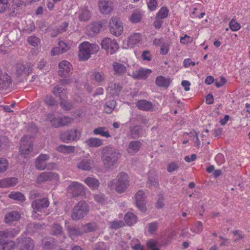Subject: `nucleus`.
I'll return each instance as SVG.
<instances>
[{
    "mask_svg": "<svg viewBox=\"0 0 250 250\" xmlns=\"http://www.w3.org/2000/svg\"><path fill=\"white\" fill-rule=\"evenodd\" d=\"M100 150L101 159L104 167L106 169H112L121 157L119 150L111 146L101 147Z\"/></svg>",
    "mask_w": 250,
    "mask_h": 250,
    "instance_id": "obj_1",
    "label": "nucleus"
},
{
    "mask_svg": "<svg viewBox=\"0 0 250 250\" xmlns=\"http://www.w3.org/2000/svg\"><path fill=\"white\" fill-rule=\"evenodd\" d=\"M129 186V177L128 175L123 172L119 173L115 179L108 183V187H114L115 190L119 193L124 192Z\"/></svg>",
    "mask_w": 250,
    "mask_h": 250,
    "instance_id": "obj_2",
    "label": "nucleus"
},
{
    "mask_svg": "<svg viewBox=\"0 0 250 250\" xmlns=\"http://www.w3.org/2000/svg\"><path fill=\"white\" fill-rule=\"evenodd\" d=\"M100 48L98 44L84 42L79 46V56L81 60H87L91 54L97 52Z\"/></svg>",
    "mask_w": 250,
    "mask_h": 250,
    "instance_id": "obj_3",
    "label": "nucleus"
},
{
    "mask_svg": "<svg viewBox=\"0 0 250 250\" xmlns=\"http://www.w3.org/2000/svg\"><path fill=\"white\" fill-rule=\"evenodd\" d=\"M89 211L88 204L83 201L79 202L74 207L71 214L73 220L77 221L83 219Z\"/></svg>",
    "mask_w": 250,
    "mask_h": 250,
    "instance_id": "obj_4",
    "label": "nucleus"
},
{
    "mask_svg": "<svg viewBox=\"0 0 250 250\" xmlns=\"http://www.w3.org/2000/svg\"><path fill=\"white\" fill-rule=\"evenodd\" d=\"M109 29L112 35L118 37L123 33V23L117 17H112L109 22Z\"/></svg>",
    "mask_w": 250,
    "mask_h": 250,
    "instance_id": "obj_5",
    "label": "nucleus"
},
{
    "mask_svg": "<svg viewBox=\"0 0 250 250\" xmlns=\"http://www.w3.org/2000/svg\"><path fill=\"white\" fill-rule=\"evenodd\" d=\"M81 135V132L79 130L72 128L61 132L60 137L63 142L68 143L70 141L79 139Z\"/></svg>",
    "mask_w": 250,
    "mask_h": 250,
    "instance_id": "obj_6",
    "label": "nucleus"
},
{
    "mask_svg": "<svg viewBox=\"0 0 250 250\" xmlns=\"http://www.w3.org/2000/svg\"><path fill=\"white\" fill-rule=\"evenodd\" d=\"M67 191L73 197L83 196L85 194L84 186L78 182L73 181L67 188Z\"/></svg>",
    "mask_w": 250,
    "mask_h": 250,
    "instance_id": "obj_7",
    "label": "nucleus"
},
{
    "mask_svg": "<svg viewBox=\"0 0 250 250\" xmlns=\"http://www.w3.org/2000/svg\"><path fill=\"white\" fill-rule=\"evenodd\" d=\"M101 45L103 49L110 54H114L119 49V44L116 41L109 38L104 39Z\"/></svg>",
    "mask_w": 250,
    "mask_h": 250,
    "instance_id": "obj_8",
    "label": "nucleus"
},
{
    "mask_svg": "<svg viewBox=\"0 0 250 250\" xmlns=\"http://www.w3.org/2000/svg\"><path fill=\"white\" fill-rule=\"evenodd\" d=\"M30 139V137L28 135H24L21 139L20 152L21 155L24 158H27V155L32 150L33 144L29 140Z\"/></svg>",
    "mask_w": 250,
    "mask_h": 250,
    "instance_id": "obj_9",
    "label": "nucleus"
},
{
    "mask_svg": "<svg viewBox=\"0 0 250 250\" xmlns=\"http://www.w3.org/2000/svg\"><path fill=\"white\" fill-rule=\"evenodd\" d=\"M49 201L46 198L34 201L32 203V207L33 209L32 217L37 218V213L38 212H42L44 209L46 208L49 206Z\"/></svg>",
    "mask_w": 250,
    "mask_h": 250,
    "instance_id": "obj_10",
    "label": "nucleus"
},
{
    "mask_svg": "<svg viewBox=\"0 0 250 250\" xmlns=\"http://www.w3.org/2000/svg\"><path fill=\"white\" fill-rule=\"evenodd\" d=\"M60 176L59 174L54 172H43L39 175L37 178V182L41 184L47 181L59 182Z\"/></svg>",
    "mask_w": 250,
    "mask_h": 250,
    "instance_id": "obj_11",
    "label": "nucleus"
},
{
    "mask_svg": "<svg viewBox=\"0 0 250 250\" xmlns=\"http://www.w3.org/2000/svg\"><path fill=\"white\" fill-rule=\"evenodd\" d=\"M58 75L61 77H67L72 73V66L68 61L63 60L59 63Z\"/></svg>",
    "mask_w": 250,
    "mask_h": 250,
    "instance_id": "obj_12",
    "label": "nucleus"
},
{
    "mask_svg": "<svg viewBox=\"0 0 250 250\" xmlns=\"http://www.w3.org/2000/svg\"><path fill=\"white\" fill-rule=\"evenodd\" d=\"M16 74L18 77L24 75H28L32 72L33 65L31 63L23 64L19 63L16 65Z\"/></svg>",
    "mask_w": 250,
    "mask_h": 250,
    "instance_id": "obj_13",
    "label": "nucleus"
},
{
    "mask_svg": "<svg viewBox=\"0 0 250 250\" xmlns=\"http://www.w3.org/2000/svg\"><path fill=\"white\" fill-rule=\"evenodd\" d=\"M136 204L137 208L142 212L146 209V196L144 191L142 190H139L135 195Z\"/></svg>",
    "mask_w": 250,
    "mask_h": 250,
    "instance_id": "obj_14",
    "label": "nucleus"
},
{
    "mask_svg": "<svg viewBox=\"0 0 250 250\" xmlns=\"http://www.w3.org/2000/svg\"><path fill=\"white\" fill-rule=\"evenodd\" d=\"M50 158V156L48 154H41L36 159L35 167L40 170H43L46 167V162Z\"/></svg>",
    "mask_w": 250,
    "mask_h": 250,
    "instance_id": "obj_15",
    "label": "nucleus"
},
{
    "mask_svg": "<svg viewBox=\"0 0 250 250\" xmlns=\"http://www.w3.org/2000/svg\"><path fill=\"white\" fill-rule=\"evenodd\" d=\"M142 41V35L140 33H134L131 34L127 41V47L133 48L140 43Z\"/></svg>",
    "mask_w": 250,
    "mask_h": 250,
    "instance_id": "obj_16",
    "label": "nucleus"
},
{
    "mask_svg": "<svg viewBox=\"0 0 250 250\" xmlns=\"http://www.w3.org/2000/svg\"><path fill=\"white\" fill-rule=\"evenodd\" d=\"M12 83L11 77L0 69V90H7Z\"/></svg>",
    "mask_w": 250,
    "mask_h": 250,
    "instance_id": "obj_17",
    "label": "nucleus"
},
{
    "mask_svg": "<svg viewBox=\"0 0 250 250\" xmlns=\"http://www.w3.org/2000/svg\"><path fill=\"white\" fill-rule=\"evenodd\" d=\"M151 73L150 69L141 68L133 71L131 75L130 73H128V75L135 79H146Z\"/></svg>",
    "mask_w": 250,
    "mask_h": 250,
    "instance_id": "obj_18",
    "label": "nucleus"
},
{
    "mask_svg": "<svg viewBox=\"0 0 250 250\" xmlns=\"http://www.w3.org/2000/svg\"><path fill=\"white\" fill-rule=\"evenodd\" d=\"M99 7L100 11L106 15L110 14L113 10L112 3L108 0H100Z\"/></svg>",
    "mask_w": 250,
    "mask_h": 250,
    "instance_id": "obj_19",
    "label": "nucleus"
},
{
    "mask_svg": "<svg viewBox=\"0 0 250 250\" xmlns=\"http://www.w3.org/2000/svg\"><path fill=\"white\" fill-rule=\"evenodd\" d=\"M94 167V162L91 159H83L77 164V167L84 171H90Z\"/></svg>",
    "mask_w": 250,
    "mask_h": 250,
    "instance_id": "obj_20",
    "label": "nucleus"
},
{
    "mask_svg": "<svg viewBox=\"0 0 250 250\" xmlns=\"http://www.w3.org/2000/svg\"><path fill=\"white\" fill-rule=\"evenodd\" d=\"M122 89V86L120 84L112 82L109 83L107 90L108 94L115 97L119 95Z\"/></svg>",
    "mask_w": 250,
    "mask_h": 250,
    "instance_id": "obj_21",
    "label": "nucleus"
},
{
    "mask_svg": "<svg viewBox=\"0 0 250 250\" xmlns=\"http://www.w3.org/2000/svg\"><path fill=\"white\" fill-rule=\"evenodd\" d=\"M136 105L138 109L145 111L152 110L153 107L152 103L146 100H139Z\"/></svg>",
    "mask_w": 250,
    "mask_h": 250,
    "instance_id": "obj_22",
    "label": "nucleus"
},
{
    "mask_svg": "<svg viewBox=\"0 0 250 250\" xmlns=\"http://www.w3.org/2000/svg\"><path fill=\"white\" fill-rule=\"evenodd\" d=\"M19 233V230L15 229H8L0 230V241L2 239L12 237Z\"/></svg>",
    "mask_w": 250,
    "mask_h": 250,
    "instance_id": "obj_23",
    "label": "nucleus"
},
{
    "mask_svg": "<svg viewBox=\"0 0 250 250\" xmlns=\"http://www.w3.org/2000/svg\"><path fill=\"white\" fill-rule=\"evenodd\" d=\"M18 179L15 177L7 178L0 180V188L13 187L18 183Z\"/></svg>",
    "mask_w": 250,
    "mask_h": 250,
    "instance_id": "obj_24",
    "label": "nucleus"
},
{
    "mask_svg": "<svg viewBox=\"0 0 250 250\" xmlns=\"http://www.w3.org/2000/svg\"><path fill=\"white\" fill-rule=\"evenodd\" d=\"M21 217V214L17 211H12L7 213L4 217V222L6 224L18 221Z\"/></svg>",
    "mask_w": 250,
    "mask_h": 250,
    "instance_id": "obj_25",
    "label": "nucleus"
},
{
    "mask_svg": "<svg viewBox=\"0 0 250 250\" xmlns=\"http://www.w3.org/2000/svg\"><path fill=\"white\" fill-rule=\"evenodd\" d=\"M86 145L90 147H99L103 145V140L96 137H91L85 141Z\"/></svg>",
    "mask_w": 250,
    "mask_h": 250,
    "instance_id": "obj_26",
    "label": "nucleus"
},
{
    "mask_svg": "<svg viewBox=\"0 0 250 250\" xmlns=\"http://www.w3.org/2000/svg\"><path fill=\"white\" fill-rule=\"evenodd\" d=\"M56 150L59 152L64 154H70L74 152L75 147L72 146L60 145L56 147Z\"/></svg>",
    "mask_w": 250,
    "mask_h": 250,
    "instance_id": "obj_27",
    "label": "nucleus"
},
{
    "mask_svg": "<svg viewBox=\"0 0 250 250\" xmlns=\"http://www.w3.org/2000/svg\"><path fill=\"white\" fill-rule=\"evenodd\" d=\"M107 22L106 21H101L94 22L90 24L88 28L89 30L94 33H98L100 32L102 28H104L106 25Z\"/></svg>",
    "mask_w": 250,
    "mask_h": 250,
    "instance_id": "obj_28",
    "label": "nucleus"
},
{
    "mask_svg": "<svg viewBox=\"0 0 250 250\" xmlns=\"http://www.w3.org/2000/svg\"><path fill=\"white\" fill-rule=\"evenodd\" d=\"M84 182L92 190L97 189L100 185L99 180L94 177H87Z\"/></svg>",
    "mask_w": 250,
    "mask_h": 250,
    "instance_id": "obj_29",
    "label": "nucleus"
},
{
    "mask_svg": "<svg viewBox=\"0 0 250 250\" xmlns=\"http://www.w3.org/2000/svg\"><path fill=\"white\" fill-rule=\"evenodd\" d=\"M171 81L169 78H166L162 76L156 77V84L159 87L167 88L170 84Z\"/></svg>",
    "mask_w": 250,
    "mask_h": 250,
    "instance_id": "obj_30",
    "label": "nucleus"
},
{
    "mask_svg": "<svg viewBox=\"0 0 250 250\" xmlns=\"http://www.w3.org/2000/svg\"><path fill=\"white\" fill-rule=\"evenodd\" d=\"M45 121L50 123L51 126L55 128L59 127V117L53 113H49L46 116Z\"/></svg>",
    "mask_w": 250,
    "mask_h": 250,
    "instance_id": "obj_31",
    "label": "nucleus"
},
{
    "mask_svg": "<svg viewBox=\"0 0 250 250\" xmlns=\"http://www.w3.org/2000/svg\"><path fill=\"white\" fill-rule=\"evenodd\" d=\"M112 67L115 73L118 75H122L126 72V67L123 64L117 62L112 63Z\"/></svg>",
    "mask_w": 250,
    "mask_h": 250,
    "instance_id": "obj_32",
    "label": "nucleus"
},
{
    "mask_svg": "<svg viewBox=\"0 0 250 250\" xmlns=\"http://www.w3.org/2000/svg\"><path fill=\"white\" fill-rule=\"evenodd\" d=\"M141 144L139 141H133L129 143L127 152L130 154H134L136 153L140 149Z\"/></svg>",
    "mask_w": 250,
    "mask_h": 250,
    "instance_id": "obj_33",
    "label": "nucleus"
},
{
    "mask_svg": "<svg viewBox=\"0 0 250 250\" xmlns=\"http://www.w3.org/2000/svg\"><path fill=\"white\" fill-rule=\"evenodd\" d=\"M34 244L32 239L29 237L24 238L22 240V245L21 250H33Z\"/></svg>",
    "mask_w": 250,
    "mask_h": 250,
    "instance_id": "obj_34",
    "label": "nucleus"
},
{
    "mask_svg": "<svg viewBox=\"0 0 250 250\" xmlns=\"http://www.w3.org/2000/svg\"><path fill=\"white\" fill-rule=\"evenodd\" d=\"M52 92L55 96H58L60 100L64 98L66 95L64 88L58 85L53 88Z\"/></svg>",
    "mask_w": 250,
    "mask_h": 250,
    "instance_id": "obj_35",
    "label": "nucleus"
},
{
    "mask_svg": "<svg viewBox=\"0 0 250 250\" xmlns=\"http://www.w3.org/2000/svg\"><path fill=\"white\" fill-rule=\"evenodd\" d=\"M93 134L95 135H101L102 137L109 138L111 136L109 131L105 127H98L93 130Z\"/></svg>",
    "mask_w": 250,
    "mask_h": 250,
    "instance_id": "obj_36",
    "label": "nucleus"
},
{
    "mask_svg": "<svg viewBox=\"0 0 250 250\" xmlns=\"http://www.w3.org/2000/svg\"><path fill=\"white\" fill-rule=\"evenodd\" d=\"M68 231L69 237L72 239L83 234L82 227L80 229L74 227L69 228Z\"/></svg>",
    "mask_w": 250,
    "mask_h": 250,
    "instance_id": "obj_37",
    "label": "nucleus"
},
{
    "mask_svg": "<svg viewBox=\"0 0 250 250\" xmlns=\"http://www.w3.org/2000/svg\"><path fill=\"white\" fill-rule=\"evenodd\" d=\"M124 218L125 222L128 226H132L135 224L137 220V217L131 212H127Z\"/></svg>",
    "mask_w": 250,
    "mask_h": 250,
    "instance_id": "obj_38",
    "label": "nucleus"
},
{
    "mask_svg": "<svg viewBox=\"0 0 250 250\" xmlns=\"http://www.w3.org/2000/svg\"><path fill=\"white\" fill-rule=\"evenodd\" d=\"M82 229H83V233H87L96 230L97 226L95 222H91L82 225Z\"/></svg>",
    "mask_w": 250,
    "mask_h": 250,
    "instance_id": "obj_39",
    "label": "nucleus"
},
{
    "mask_svg": "<svg viewBox=\"0 0 250 250\" xmlns=\"http://www.w3.org/2000/svg\"><path fill=\"white\" fill-rule=\"evenodd\" d=\"M146 186L149 188H156L159 186L158 179L154 177L149 176L146 182Z\"/></svg>",
    "mask_w": 250,
    "mask_h": 250,
    "instance_id": "obj_40",
    "label": "nucleus"
},
{
    "mask_svg": "<svg viewBox=\"0 0 250 250\" xmlns=\"http://www.w3.org/2000/svg\"><path fill=\"white\" fill-rule=\"evenodd\" d=\"M51 233L53 235H59L62 234V228L58 223H54L51 228Z\"/></svg>",
    "mask_w": 250,
    "mask_h": 250,
    "instance_id": "obj_41",
    "label": "nucleus"
},
{
    "mask_svg": "<svg viewBox=\"0 0 250 250\" xmlns=\"http://www.w3.org/2000/svg\"><path fill=\"white\" fill-rule=\"evenodd\" d=\"M9 198L17 200L20 202H22L25 200L24 195L19 192H11L9 195Z\"/></svg>",
    "mask_w": 250,
    "mask_h": 250,
    "instance_id": "obj_42",
    "label": "nucleus"
},
{
    "mask_svg": "<svg viewBox=\"0 0 250 250\" xmlns=\"http://www.w3.org/2000/svg\"><path fill=\"white\" fill-rule=\"evenodd\" d=\"M91 76L92 78L98 83L102 82L104 79V76L103 73L98 71H94L92 73Z\"/></svg>",
    "mask_w": 250,
    "mask_h": 250,
    "instance_id": "obj_43",
    "label": "nucleus"
},
{
    "mask_svg": "<svg viewBox=\"0 0 250 250\" xmlns=\"http://www.w3.org/2000/svg\"><path fill=\"white\" fill-rule=\"evenodd\" d=\"M9 166L8 160L4 158H0V173L6 171Z\"/></svg>",
    "mask_w": 250,
    "mask_h": 250,
    "instance_id": "obj_44",
    "label": "nucleus"
},
{
    "mask_svg": "<svg viewBox=\"0 0 250 250\" xmlns=\"http://www.w3.org/2000/svg\"><path fill=\"white\" fill-rule=\"evenodd\" d=\"M72 121V119L68 116H64L59 117V127L67 125Z\"/></svg>",
    "mask_w": 250,
    "mask_h": 250,
    "instance_id": "obj_45",
    "label": "nucleus"
},
{
    "mask_svg": "<svg viewBox=\"0 0 250 250\" xmlns=\"http://www.w3.org/2000/svg\"><path fill=\"white\" fill-rule=\"evenodd\" d=\"M146 246L150 250H160L158 247L157 241L154 239H150L147 241Z\"/></svg>",
    "mask_w": 250,
    "mask_h": 250,
    "instance_id": "obj_46",
    "label": "nucleus"
},
{
    "mask_svg": "<svg viewBox=\"0 0 250 250\" xmlns=\"http://www.w3.org/2000/svg\"><path fill=\"white\" fill-rule=\"evenodd\" d=\"M115 106V101L112 100L104 105V110L107 113H110Z\"/></svg>",
    "mask_w": 250,
    "mask_h": 250,
    "instance_id": "obj_47",
    "label": "nucleus"
},
{
    "mask_svg": "<svg viewBox=\"0 0 250 250\" xmlns=\"http://www.w3.org/2000/svg\"><path fill=\"white\" fill-rule=\"evenodd\" d=\"M142 130V127L140 126L136 125L134 126L130 130L131 135L133 138H137L140 136V133Z\"/></svg>",
    "mask_w": 250,
    "mask_h": 250,
    "instance_id": "obj_48",
    "label": "nucleus"
},
{
    "mask_svg": "<svg viewBox=\"0 0 250 250\" xmlns=\"http://www.w3.org/2000/svg\"><path fill=\"white\" fill-rule=\"evenodd\" d=\"M27 41L31 45L35 47L38 46L41 43L40 39L34 36L28 37Z\"/></svg>",
    "mask_w": 250,
    "mask_h": 250,
    "instance_id": "obj_49",
    "label": "nucleus"
},
{
    "mask_svg": "<svg viewBox=\"0 0 250 250\" xmlns=\"http://www.w3.org/2000/svg\"><path fill=\"white\" fill-rule=\"evenodd\" d=\"M68 25V23L66 22H63L60 28L57 29L56 32H52L51 34V36L53 37H56L58 34L61 33L66 30L67 27Z\"/></svg>",
    "mask_w": 250,
    "mask_h": 250,
    "instance_id": "obj_50",
    "label": "nucleus"
},
{
    "mask_svg": "<svg viewBox=\"0 0 250 250\" xmlns=\"http://www.w3.org/2000/svg\"><path fill=\"white\" fill-rule=\"evenodd\" d=\"M58 45L63 53L68 51L70 48L69 43L62 41H59L58 42Z\"/></svg>",
    "mask_w": 250,
    "mask_h": 250,
    "instance_id": "obj_51",
    "label": "nucleus"
},
{
    "mask_svg": "<svg viewBox=\"0 0 250 250\" xmlns=\"http://www.w3.org/2000/svg\"><path fill=\"white\" fill-rule=\"evenodd\" d=\"M229 28L233 31H237L241 28V25L235 20L232 19L229 23Z\"/></svg>",
    "mask_w": 250,
    "mask_h": 250,
    "instance_id": "obj_52",
    "label": "nucleus"
},
{
    "mask_svg": "<svg viewBox=\"0 0 250 250\" xmlns=\"http://www.w3.org/2000/svg\"><path fill=\"white\" fill-rule=\"evenodd\" d=\"M44 102L50 106H55L57 104V102L51 95H47L44 99Z\"/></svg>",
    "mask_w": 250,
    "mask_h": 250,
    "instance_id": "obj_53",
    "label": "nucleus"
},
{
    "mask_svg": "<svg viewBox=\"0 0 250 250\" xmlns=\"http://www.w3.org/2000/svg\"><path fill=\"white\" fill-rule=\"evenodd\" d=\"M60 105L62 108L66 110L71 109L72 107V105L63 98L60 99Z\"/></svg>",
    "mask_w": 250,
    "mask_h": 250,
    "instance_id": "obj_54",
    "label": "nucleus"
},
{
    "mask_svg": "<svg viewBox=\"0 0 250 250\" xmlns=\"http://www.w3.org/2000/svg\"><path fill=\"white\" fill-rule=\"evenodd\" d=\"M166 17H156L155 20L153 22V25L156 29L161 28L162 24L163 23V19Z\"/></svg>",
    "mask_w": 250,
    "mask_h": 250,
    "instance_id": "obj_55",
    "label": "nucleus"
},
{
    "mask_svg": "<svg viewBox=\"0 0 250 250\" xmlns=\"http://www.w3.org/2000/svg\"><path fill=\"white\" fill-rule=\"evenodd\" d=\"M124 223L121 221H114L110 222V228L112 229H117L123 227Z\"/></svg>",
    "mask_w": 250,
    "mask_h": 250,
    "instance_id": "obj_56",
    "label": "nucleus"
},
{
    "mask_svg": "<svg viewBox=\"0 0 250 250\" xmlns=\"http://www.w3.org/2000/svg\"><path fill=\"white\" fill-rule=\"evenodd\" d=\"M169 44L167 43H163L161 45L160 54L163 55L167 54L169 51Z\"/></svg>",
    "mask_w": 250,
    "mask_h": 250,
    "instance_id": "obj_57",
    "label": "nucleus"
},
{
    "mask_svg": "<svg viewBox=\"0 0 250 250\" xmlns=\"http://www.w3.org/2000/svg\"><path fill=\"white\" fill-rule=\"evenodd\" d=\"M156 207L157 208H162L164 206V198L162 195H159L156 203Z\"/></svg>",
    "mask_w": 250,
    "mask_h": 250,
    "instance_id": "obj_58",
    "label": "nucleus"
},
{
    "mask_svg": "<svg viewBox=\"0 0 250 250\" xmlns=\"http://www.w3.org/2000/svg\"><path fill=\"white\" fill-rule=\"evenodd\" d=\"M226 83V79L222 77H220L219 79H216L214 81L215 85L217 88L222 86Z\"/></svg>",
    "mask_w": 250,
    "mask_h": 250,
    "instance_id": "obj_59",
    "label": "nucleus"
},
{
    "mask_svg": "<svg viewBox=\"0 0 250 250\" xmlns=\"http://www.w3.org/2000/svg\"><path fill=\"white\" fill-rule=\"evenodd\" d=\"M158 228V223L154 222L148 224V231L150 233H153L156 231Z\"/></svg>",
    "mask_w": 250,
    "mask_h": 250,
    "instance_id": "obj_60",
    "label": "nucleus"
},
{
    "mask_svg": "<svg viewBox=\"0 0 250 250\" xmlns=\"http://www.w3.org/2000/svg\"><path fill=\"white\" fill-rule=\"evenodd\" d=\"M15 246V243L14 241H5L4 250H12L14 248Z\"/></svg>",
    "mask_w": 250,
    "mask_h": 250,
    "instance_id": "obj_61",
    "label": "nucleus"
},
{
    "mask_svg": "<svg viewBox=\"0 0 250 250\" xmlns=\"http://www.w3.org/2000/svg\"><path fill=\"white\" fill-rule=\"evenodd\" d=\"M142 57L143 60L150 61L152 59V56L149 51H144L142 54Z\"/></svg>",
    "mask_w": 250,
    "mask_h": 250,
    "instance_id": "obj_62",
    "label": "nucleus"
},
{
    "mask_svg": "<svg viewBox=\"0 0 250 250\" xmlns=\"http://www.w3.org/2000/svg\"><path fill=\"white\" fill-rule=\"evenodd\" d=\"M178 165L174 162L170 163L167 166V170L168 172H172L178 168Z\"/></svg>",
    "mask_w": 250,
    "mask_h": 250,
    "instance_id": "obj_63",
    "label": "nucleus"
},
{
    "mask_svg": "<svg viewBox=\"0 0 250 250\" xmlns=\"http://www.w3.org/2000/svg\"><path fill=\"white\" fill-rule=\"evenodd\" d=\"M94 250H109L104 242L98 243Z\"/></svg>",
    "mask_w": 250,
    "mask_h": 250,
    "instance_id": "obj_64",
    "label": "nucleus"
}]
</instances>
